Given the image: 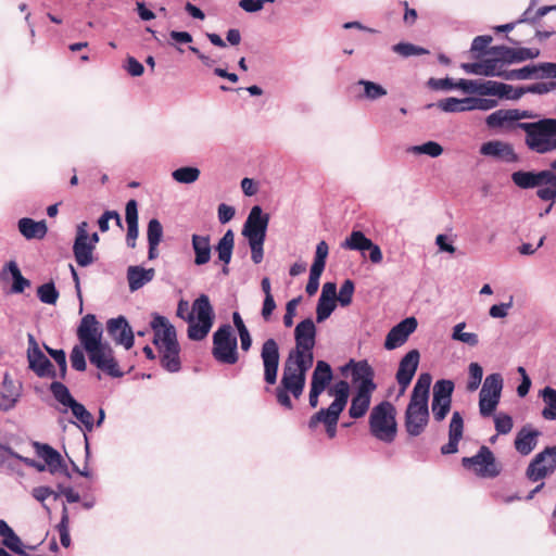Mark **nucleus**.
I'll use <instances>...</instances> for the list:
<instances>
[{"instance_id": "nucleus-50", "label": "nucleus", "mask_w": 556, "mask_h": 556, "mask_svg": "<svg viewBox=\"0 0 556 556\" xmlns=\"http://www.w3.org/2000/svg\"><path fill=\"white\" fill-rule=\"evenodd\" d=\"M536 188H538V191H536L538 197L543 201L551 202L549 206L545 211V214H547L551 211V208L554 204V201L556 199V186L554 185V181L552 178L544 177L543 179H541V182H540V185L536 186Z\"/></svg>"}, {"instance_id": "nucleus-64", "label": "nucleus", "mask_w": 556, "mask_h": 556, "mask_svg": "<svg viewBox=\"0 0 556 556\" xmlns=\"http://www.w3.org/2000/svg\"><path fill=\"white\" fill-rule=\"evenodd\" d=\"M328 253V244L326 243V241H320L316 247L315 258L311 267L324 270Z\"/></svg>"}, {"instance_id": "nucleus-15", "label": "nucleus", "mask_w": 556, "mask_h": 556, "mask_svg": "<svg viewBox=\"0 0 556 556\" xmlns=\"http://www.w3.org/2000/svg\"><path fill=\"white\" fill-rule=\"evenodd\" d=\"M454 383L452 380H438L433 386L431 409L437 421H442L451 409Z\"/></svg>"}, {"instance_id": "nucleus-51", "label": "nucleus", "mask_w": 556, "mask_h": 556, "mask_svg": "<svg viewBox=\"0 0 556 556\" xmlns=\"http://www.w3.org/2000/svg\"><path fill=\"white\" fill-rule=\"evenodd\" d=\"M483 76L485 77H501L505 79L507 71L504 70V65L498 55H492L482 60Z\"/></svg>"}, {"instance_id": "nucleus-33", "label": "nucleus", "mask_w": 556, "mask_h": 556, "mask_svg": "<svg viewBox=\"0 0 556 556\" xmlns=\"http://www.w3.org/2000/svg\"><path fill=\"white\" fill-rule=\"evenodd\" d=\"M18 231L27 239H42L48 232L46 220L36 222L28 217H23L17 223Z\"/></svg>"}, {"instance_id": "nucleus-31", "label": "nucleus", "mask_w": 556, "mask_h": 556, "mask_svg": "<svg viewBox=\"0 0 556 556\" xmlns=\"http://www.w3.org/2000/svg\"><path fill=\"white\" fill-rule=\"evenodd\" d=\"M125 219L127 224L126 243L129 248L136 247L139 235L138 229V205L136 200H129L125 208Z\"/></svg>"}, {"instance_id": "nucleus-30", "label": "nucleus", "mask_w": 556, "mask_h": 556, "mask_svg": "<svg viewBox=\"0 0 556 556\" xmlns=\"http://www.w3.org/2000/svg\"><path fill=\"white\" fill-rule=\"evenodd\" d=\"M341 413L321 408L308 420V427L315 429L318 424H324L327 435L333 439L337 435V425Z\"/></svg>"}, {"instance_id": "nucleus-46", "label": "nucleus", "mask_w": 556, "mask_h": 556, "mask_svg": "<svg viewBox=\"0 0 556 556\" xmlns=\"http://www.w3.org/2000/svg\"><path fill=\"white\" fill-rule=\"evenodd\" d=\"M235 247V235L232 230H227L224 236L219 239L216 245V252L218 260L225 265H228L231 261L232 251Z\"/></svg>"}, {"instance_id": "nucleus-38", "label": "nucleus", "mask_w": 556, "mask_h": 556, "mask_svg": "<svg viewBox=\"0 0 556 556\" xmlns=\"http://www.w3.org/2000/svg\"><path fill=\"white\" fill-rule=\"evenodd\" d=\"M355 88L362 89L357 94L359 100L376 101L388 93L387 89L382 85L367 79H359L355 84Z\"/></svg>"}, {"instance_id": "nucleus-18", "label": "nucleus", "mask_w": 556, "mask_h": 556, "mask_svg": "<svg viewBox=\"0 0 556 556\" xmlns=\"http://www.w3.org/2000/svg\"><path fill=\"white\" fill-rule=\"evenodd\" d=\"M491 55H498L503 65L532 60L539 56L540 50L535 48H509L494 46L488 51Z\"/></svg>"}, {"instance_id": "nucleus-56", "label": "nucleus", "mask_w": 556, "mask_h": 556, "mask_svg": "<svg viewBox=\"0 0 556 556\" xmlns=\"http://www.w3.org/2000/svg\"><path fill=\"white\" fill-rule=\"evenodd\" d=\"M408 152L415 155L426 154L430 157H438L443 153V148L435 141H427L422 144L410 147Z\"/></svg>"}, {"instance_id": "nucleus-44", "label": "nucleus", "mask_w": 556, "mask_h": 556, "mask_svg": "<svg viewBox=\"0 0 556 556\" xmlns=\"http://www.w3.org/2000/svg\"><path fill=\"white\" fill-rule=\"evenodd\" d=\"M349 383L346 381H339L330 390V394L334 396L333 402L326 408L329 410L342 413L349 400Z\"/></svg>"}, {"instance_id": "nucleus-7", "label": "nucleus", "mask_w": 556, "mask_h": 556, "mask_svg": "<svg viewBox=\"0 0 556 556\" xmlns=\"http://www.w3.org/2000/svg\"><path fill=\"white\" fill-rule=\"evenodd\" d=\"M214 309L210 299L201 294L194 300L191 313H188V338L193 341L203 340L210 332L214 323Z\"/></svg>"}, {"instance_id": "nucleus-37", "label": "nucleus", "mask_w": 556, "mask_h": 556, "mask_svg": "<svg viewBox=\"0 0 556 556\" xmlns=\"http://www.w3.org/2000/svg\"><path fill=\"white\" fill-rule=\"evenodd\" d=\"M372 392L374 391L368 390L356 391V394L352 397L351 406L349 408V415L351 418L358 419L365 416L370 406Z\"/></svg>"}, {"instance_id": "nucleus-14", "label": "nucleus", "mask_w": 556, "mask_h": 556, "mask_svg": "<svg viewBox=\"0 0 556 556\" xmlns=\"http://www.w3.org/2000/svg\"><path fill=\"white\" fill-rule=\"evenodd\" d=\"M27 361L28 367L40 378H55L56 372L52 363L41 351L34 334H27Z\"/></svg>"}, {"instance_id": "nucleus-21", "label": "nucleus", "mask_w": 556, "mask_h": 556, "mask_svg": "<svg viewBox=\"0 0 556 556\" xmlns=\"http://www.w3.org/2000/svg\"><path fill=\"white\" fill-rule=\"evenodd\" d=\"M151 329L154 333L153 343L157 349L178 342L175 327L164 316L153 315Z\"/></svg>"}, {"instance_id": "nucleus-29", "label": "nucleus", "mask_w": 556, "mask_h": 556, "mask_svg": "<svg viewBox=\"0 0 556 556\" xmlns=\"http://www.w3.org/2000/svg\"><path fill=\"white\" fill-rule=\"evenodd\" d=\"M480 153L484 156L513 162L516 160V154L513 147L501 140H491L484 142L480 147Z\"/></svg>"}, {"instance_id": "nucleus-10", "label": "nucleus", "mask_w": 556, "mask_h": 556, "mask_svg": "<svg viewBox=\"0 0 556 556\" xmlns=\"http://www.w3.org/2000/svg\"><path fill=\"white\" fill-rule=\"evenodd\" d=\"M504 380L501 374L494 372L485 377L479 392V413L482 417L492 416L500 404Z\"/></svg>"}, {"instance_id": "nucleus-43", "label": "nucleus", "mask_w": 556, "mask_h": 556, "mask_svg": "<svg viewBox=\"0 0 556 556\" xmlns=\"http://www.w3.org/2000/svg\"><path fill=\"white\" fill-rule=\"evenodd\" d=\"M0 536L2 538V544L10 551L24 555L23 542L20 536L13 531V529L7 523V521L0 519Z\"/></svg>"}, {"instance_id": "nucleus-53", "label": "nucleus", "mask_w": 556, "mask_h": 556, "mask_svg": "<svg viewBox=\"0 0 556 556\" xmlns=\"http://www.w3.org/2000/svg\"><path fill=\"white\" fill-rule=\"evenodd\" d=\"M200 169L193 166H184L175 169L172 173V177L175 181L179 184H193L200 177Z\"/></svg>"}, {"instance_id": "nucleus-16", "label": "nucleus", "mask_w": 556, "mask_h": 556, "mask_svg": "<svg viewBox=\"0 0 556 556\" xmlns=\"http://www.w3.org/2000/svg\"><path fill=\"white\" fill-rule=\"evenodd\" d=\"M261 359L264 369V381L274 386L277 382L278 369H279V345L273 338L265 340L261 349Z\"/></svg>"}, {"instance_id": "nucleus-41", "label": "nucleus", "mask_w": 556, "mask_h": 556, "mask_svg": "<svg viewBox=\"0 0 556 556\" xmlns=\"http://www.w3.org/2000/svg\"><path fill=\"white\" fill-rule=\"evenodd\" d=\"M438 108L445 113H460L473 111V97L457 99L450 97L438 102Z\"/></svg>"}, {"instance_id": "nucleus-45", "label": "nucleus", "mask_w": 556, "mask_h": 556, "mask_svg": "<svg viewBox=\"0 0 556 556\" xmlns=\"http://www.w3.org/2000/svg\"><path fill=\"white\" fill-rule=\"evenodd\" d=\"M485 124L489 128H517L514 124L511 109L508 110H497L485 118Z\"/></svg>"}, {"instance_id": "nucleus-47", "label": "nucleus", "mask_w": 556, "mask_h": 556, "mask_svg": "<svg viewBox=\"0 0 556 556\" xmlns=\"http://www.w3.org/2000/svg\"><path fill=\"white\" fill-rule=\"evenodd\" d=\"M372 241L367 238L362 231L354 230L351 235L341 243V248L352 251L365 252L371 247Z\"/></svg>"}, {"instance_id": "nucleus-24", "label": "nucleus", "mask_w": 556, "mask_h": 556, "mask_svg": "<svg viewBox=\"0 0 556 556\" xmlns=\"http://www.w3.org/2000/svg\"><path fill=\"white\" fill-rule=\"evenodd\" d=\"M21 396V386L15 383L9 374H4L0 383V409H12Z\"/></svg>"}, {"instance_id": "nucleus-60", "label": "nucleus", "mask_w": 556, "mask_h": 556, "mask_svg": "<svg viewBox=\"0 0 556 556\" xmlns=\"http://www.w3.org/2000/svg\"><path fill=\"white\" fill-rule=\"evenodd\" d=\"M163 238V226L159 219L152 218L148 223L147 240L148 243L160 244Z\"/></svg>"}, {"instance_id": "nucleus-54", "label": "nucleus", "mask_w": 556, "mask_h": 556, "mask_svg": "<svg viewBox=\"0 0 556 556\" xmlns=\"http://www.w3.org/2000/svg\"><path fill=\"white\" fill-rule=\"evenodd\" d=\"M538 0H531L529 8L522 13L517 23H536L547 13L552 12V5H544L538 9L535 13L532 12L536 5Z\"/></svg>"}, {"instance_id": "nucleus-39", "label": "nucleus", "mask_w": 556, "mask_h": 556, "mask_svg": "<svg viewBox=\"0 0 556 556\" xmlns=\"http://www.w3.org/2000/svg\"><path fill=\"white\" fill-rule=\"evenodd\" d=\"M192 249L194 251V264L204 265L211 260V241L208 236L192 235Z\"/></svg>"}, {"instance_id": "nucleus-57", "label": "nucleus", "mask_w": 556, "mask_h": 556, "mask_svg": "<svg viewBox=\"0 0 556 556\" xmlns=\"http://www.w3.org/2000/svg\"><path fill=\"white\" fill-rule=\"evenodd\" d=\"M483 377V368L479 363L472 362L468 366V381H467V390L470 392L476 391L481 382Z\"/></svg>"}, {"instance_id": "nucleus-32", "label": "nucleus", "mask_w": 556, "mask_h": 556, "mask_svg": "<svg viewBox=\"0 0 556 556\" xmlns=\"http://www.w3.org/2000/svg\"><path fill=\"white\" fill-rule=\"evenodd\" d=\"M155 270L153 268H143L142 266H129L127 268V281L131 292L141 289L153 280Z\"/></svg>"}, {"instance_id": "nucleus-36", "label": "nucleus", "mask_w": 556, "mask_h": 556, "mask_svg": "<svg viewBox=\"0 0 556 556\" xmlns=\"http://www.w3.org/2000/svg\"><path fill=\"white\" fill-rule=\"evenodd\" d=\"M161 355L162 366L169 372H177L180 370V348L178 342L159 348Z\"/></svg>"}, {"instance_id": "nucleus-40", "label": "nucleus", "mask_w": 556, "mask_h": 556, "mask_svg": "<svg viewBox=\"0 0 556 556\" xmlns=\"http://www.w3.org/2000/svg\"><path fill=\"white\" fill-rule=\"evenodd\" d=\"M332 380V370L325 361H318L312 375L311 388L325 391Z\"/></svg>"}, {"instance_id": "nucleus-59", "label": "nucleus", "mask_w": 556, "mask_h": 556, "mask_svg": "<svg viewBox=\"0 0 556 556\" xmlns=\"http://www.w3.org/2000/svg\"><path fill=\"white\" fill-rule=\"evenodd\" d=\"M392 51L403 58H409L413 55H422V54L428 53V50H426L425 48L415 46L409 42H399V43L392 46Z\"/></svg>"}, {"instance_id": "nucleus-55", "label": "nucleus", "mask_w": 556, "mask_h": 556, "mask_svg": "<svg viewBox=\"0 0 556 556\" xmlns=\"http://www.w3.org/2000/svg\"><path fill=\"white\" fill-rule=\"evenodd\" d=\"M540 64L539 65H526L518 70L507 71L505 75V79L507 80H526L533 77H539L540 75Z\"/></svg>"}, {"instance_id": "nucleus-1", "label": "nucleus", "mask_w": 556, "mask_h": 556, "mask_svg": "<svg viewBox=\"0 0 556 556\" xmlns=\"http://www.w3.org/2000/svg\"><path fill=\"white\" fill-rule=\"evenodd\" d=\"M102 327L94 315L87 314L81 318L77 337L90 363L112 377H122L113 350L108 342L102 341Z\"/></svg>"}, {"instance_id": "nucleus-62", "label": "nucleus", "mask_w": 556, "mask_h": 556, "mask_svg": "<svg viewBox=\"0 0 556 556\" xmlns=\"http://www.w3.org/2000/svg\"><path fill=\"white\" fill-rule=\"evenodd\" d=\"M336 308V301L319 299L316 307L317 323H323L330 317Z\"/></svg>"}, {"instance_id": "nucleus-13", "label": "nucleus", "mask_w": 556, "mask_h": 556, "mask_svg": "<svg viewBox=\"0 0 556 556\" xmlns=\"http://www.w3.org/2000/svg\"><path fill=\"white\" fill-rule=\"evenodd\" d=\"M556 470V445L547 446L530 462L526 476L536 482L551 476Z\"/></svg>"}, {"instance_id": "nucleus-52", "label": "nucleus", "mask_w": 556, "mask_h": 556, "mask_svg": "<svg viewBox=\"0 0 556 556\" xmlns=\"http://www.w3.org/2000/svg\"><path fill=\"white\" fill-rule=\"evenodd\" d=\"M465 327H466L465 321L456 324L452 330V336H451L452 340L462 342V343L467 344L472 348L477 346L479 344L478 334L475 332L464 331Z\"/></svg>"}, {"instance_id": "nucleus-58", "label": "nucleus", "mask_w": 556, "mask_h": 556, "mask_svg": "<svg viewBox=\"0 0 556 556\" xmlns=\"http://www.w3.org/2000/svg\"><path fill=\"white\" fill-rule=\"evenodd\" d=\"M37 296L42 303L53 305L59 299V292L53 282H47L38 287Z\"/></svg>"}, {"instance_id": "nucleus-5", "label": "nucleus", "mask_w": 556, "mask_h": 556, "mask_svg": "<svg viewBox=\"0 0 556 556\" xmlns=\"http://www.w3.org/2000/svg\"><path fill=\"white\" fill-rule=\"evenodd\" d=\"M269 215L260 205L251 208L242 228V236L251 249V260L260 264L264 258V242L266 239Z\"/></svg>"}, {"instance_id": "nucleus-63", "label": "nucleus", "mask_w": 556, "mask_h": 556, "mask_svg": "<svg viewBox=\"0 0 556 556\" xmlns=\"http://www.w3.org/2000/svg\"><path fill=\"white\" fill-rule=\"evenodd\" d=\"M354 289V282L350 279H346L342 283L339 294L337 296V300L341 306H348L352 303Z\"/></svg>"}, {"instance_id": "nucleus-12", "label": "nucleus", "mask_w": 556, "mask_h": 556, "mask_svg": "<svg viewBox=\"0 0 556 556\" xmlns=\"http://www.w3.org/2000/svg\"><path fill=\"white\" fill-rule=\"evenodd\" d=\"M462 463L465 468L471 469L481 478H494L501 472L494 454L486 446H481L478 453L471 457H464Z\"/></svg>"}, {"instance_id": "nucleus-35", "label": "nucleus", "mask_w": 556, "mask_h": 556, "mask_svg": "<svg viewBox=\"0 0 556 556\" xmlns=\"http://www.w3.org/2000/svg\"><path fill=\"white\" fill-rule=\"evenodd\" d=\"M494 80H481V79H459L457 80V87L465 93L478 94L481 97L492 96Z\"/></svg>"}, {"instance_id": "nucleus-4", "label": "nucleus", "mask_w": 556, "mask_h": 556, "mask_svg": "<svg viewBox=\"0 0 556 556\" xmlns=\"http://www.w3.org/2000/svg\"><path fill=\"white\" fill-rule=\"evenodd\" d=\"M516 127L525 131V143L529 150L539 154L556 151V118L518 123Z\"/></svg>"}, {"instance_id": "nucleus-34", "label": "nucleus", "mask_w": 556, "mask_h": 556, "mask_svg": "<svg viewBox=\"0 0 556 556\" xmlns=\"http://www.w3.org/2000/svg\"><path fill=\"white\" fill-rule=\"evenodd\" d=\"M24 456H21L9 447L0 456V469L11 476L24 477L25 473L22 466L24 464Z\"/></svg>"}, {"instance_id": "nucleus-23", "label": "nucleus", "mask_w": 556, "mask_h": 556, "mask_svg": "<svg viewBox=\"0 0 556 556\" xmlns=\"http://www.w3.org/2000/svg\"><path fill=\"white\" fill-rule=\"evenodd\" d=\"M10 278L13 280V285L11 287L12 293H22L26 288L30 286V281L22 275L15 261L8 262L0 270L1 282H7Z\"/></svg>"}, {"instance_id": "nucleus-9", "label": "nucleus", "mask_w": 556, "mask_h": 556, "mask_svg": "<svg viewBox=\"0 0 556 556\" xmlns=\"http://www.w3.org/2000/svg\"><path fill=\"white\" fill-rule=\"evenodd\" d=\"M237 345L231 326L223 325L213 334L212 354L217 362L233 365L239 358Z\"/></svg>"}, {"instance_id": "nucleus-49", "label": "nucleus", "mask_w": 556, "mask_h": 556, "mask_svg": "<svg viewBox=\"0 0 556 556\" xmlns=\"http://www.w3.org/2000/svg\"><path fill=\"white\" fill-rule=\"evenodd\" d=\"M545 407L542 410V416L546 420H555L556 419V390L551 387H545L540 392Z\"/></svg>"}, {"instance_id": "nucleus-28", "label": "nucleus", "mask_w": 556, "mask_h": 556, "mask_svg": "<svg viewBox=\"0 0 556 556\" xmlns=\"http://www.w3.org/2000/svg\"><path fill=\"white\" fill-rule=\"evenodd\" d=\"M541 432L530 425L522 427L515 439V448L521 455H529L538 444Z\"/></svg>"}, {"instance_id": "nucleus-61", "label": "nucleus", "mask_w": 556, "mask_h": 556, "mask_svg": "<svg viewBox=\"0 0 556 556\" xmlns=\"http://www.w3.org/2000/svg\"><path fill=\"white\" fill-rule=\"evenodd\" d=\"M494 415V426L498 434H507L514 427L513 418L506 413H497Z\"/></svg>"}, {"instance_id": "nucleus-8", "label": "nucleus", "mask_w": 556, "mask_h": 556, "mask_svg": "<svg viewBox=\"0 0 556 556\" xmlns=\"http://www.w3.org/2000/svg\"><path fill=\"white\" fill-rule=\"evenodd\" d=\"M50 391L60 404L59 410L61 413H67L71 410L72 415L81 424L83 429L87 432H91L94 427L93 416L87 410V408L79 402H77L71 394L68 388L60 382L53 381L50 384Z\"/></svg>"}, {"instance_id": "nucleus-25", "label": "nucleus", "mask_w": 556, "mask_h": 556, "mask_svg": "<svg viewBox=\"0 0 556 556\" xmlns=\"http://www.w3.org/2000/svg\"><path fill=\"white\" fill-rule=\"evenodd\" d=\"M352 379L358 382L357 390L375 391L376 383L374 382V370L366 361L353 362L351 361Z\"/></svg>"}, {"instance_id": "nucleus-42", "label": "nucleus", "mask_w": 556, "mask_h": 556, "mask_svg": "<svg viewBox=\"0 0 556 556\" xmlns=\"http://www.w3.org/2000/svg\"><path fill=\"white\" fill-rule=\"evenodd\" d=\"M544 177H546V170L538 173L518 170L511 174L513 182L521 189L536 188V186L540 185L541 179Z\"/></svg>"}, {"instance_id": "nucleus-26", "label": "nucleus", "mask_w": 556, "mask_h": 556, "mask_svg": "<svg viewBox=\"0 0 556 556\" xmlns=\"http://www.w3.org/2000/svg\"><path fill=\"white\" fill-rule=\"evenodd\" d=\"M463 432L464 419L459 412H454L448 427V442L441 447V453L444 455L456 453Z\"/></svg>"}, {"instance_id": "nucleus-2", "label": "nucleus", "mask_w": 556, "mask_h": 556, "mask_svg": "<svg viewBox=\"0 0 556 556\" xmlns=\"http://www.w3.org/2000/svg\"><path fill=\"white\" fill-rule=\"evenodd\" d=\"M314 362L288 355L283 367L279 386L276 388L277 402L287 409H292L293 404L290 395L300 399L303 394L306 374Z\"/></svg>"}, {"instance_id": "nucleus-6", "label": "nucleus", "mask_w": 556, "mask_h": 556, "mask_svg": "<svg viewBox=\"0 0 556 556\" xmlns=\"http://www.w3.org/2000/svg\"><path fill=\"white\" fill-rule=\"evenodd\" d=\"M370 434L386 444L392 443L397 434L396 408L389 401L375 405L368 419Z\"/></svg>"}, {"instance_id": "nucleus-20", "label": "nucleus", "mask_w": 556, "mask_h": 556, "mask_svg": "<svg viewBox=\"0 0 556 556\" xmlns=\"http://www.w3.org/2000/svg\"><path fill=\"white\" fill-rule=\"evenodd\" d=\"M420 361V353L414 349L407 352L400 361L396 371V381L401 388V393H404L410 384Z\"/></svg>"}, {"instance_id": "nucleus-19", "label": "nucleus", "mask_w": 556, "mask_h": 556, "mask_svg": "<svg viewBox=\"0 0 556 556\" xmlns=\"http://www.w3.org/2000/svg\"><path fill=\"white\" fill-rule=\"evenodd\" d=\"M417 325L415 317H407L392 327L386 337L384 349L392 351L405 344Z\"/></svg>"}, {"instance_id": "nucleus-11", "label": "nucleus", "mask_w": 556, "mask_h": 556, "mask_svg": "<svg viewBox=\"0 0 556 556\" xmlns=\"http://www.w3.org/2000/svg\"><path fill=\"white\" fill-rule=\"evenodd\" d=\"M317 329L311 318L300 321L294 329L295 345L288 355L314 362Z\"/></svg>"}, {"instance_id": "nucleus-48", "label": "nucleus", "mask_w": 556, "mask_h": 556, "mask_svg": "<svg viewBox=\"0 0 556 556\" xmlns=\"http://www.w3.org/2000/svg\"><path fill=\"white\" fill-rule=\"evenodd\" d=\"M492 96L501 99L518 100L523 96V87L515 88L510 85L494 80Z\"/></svg>"}, {"instance_id": "nucleus-27", "label": "nucleus", "mask_w": 556, "mask_h": 556, "mask_svg": "<svg viewBox=\"0 0 556 556\" xmlns=\"http://www.w3.org/2000/svg\"><path fill=\"white\" fill-rule=\"evenodd\" d=\"M38 457L45 460L51 473L63 472L66 470L60 453L48 444L34 442L33 443Z\"/></svg>"}, {"instance_id": "nucleus-22", "label": "nucleus", "mask_w": 556, "mask_h": 556, "mask_svg": "<svg viewBox=\"0 0 556 556\" xmlns=\"http://www.w3.org/2000/svg\"><path fill=\"white\" fill-rule=\"evenodd\" d=\"M106 329L110 337L126 350L134 345V333L125 317L118 316L110 319Z\"/></svg>"}, {"instance_id": "nucleus-3", "label": "nucleus", "mask_w": 556, "mask_h": 556, "mask_svg": "<svg viewBox=\"0 0 556 556\" xmlns=\"http://www.w3.org/2000/svg\"><path fill=\"white\" fill-rule=\"evenodd\" d=\"M432 378L430 374H420L412 392L405 412V429L410 437L420 435L429 421V390Z\"/></svg>"}, {"instance_id": "nucleus-17", "label": "nucleus", "mask_w": 556, "mask_h": 556, "mask_svg": "<svg viewBox=\"0 0 556 556\" xmlns=\"http://www.w3.org/2000/svg\"><path fill=\"white\" fill-rule=\"evenodd\" d=\"M94 249L96 248L89 243L88 223H79L76 228V238L73 244V253L77 264L81 267L91 265L94 261Z\"/></svg>"}]
</instances>
